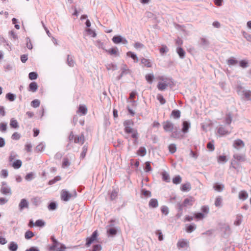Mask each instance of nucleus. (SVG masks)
Instances as JSON below:
<instances>
[{
    "label": "nucleus",
    "mask_w": 251,
    "mask_h": 251,
    "mask_svg": "<svg viewBox=\"0 0 251 251\" xmlns=\"http://www.w3.org/2000/svg\"><path fill=\"white\" fill-rule=\"evenodd\" d=\"M18 245L14 242H11L8 245V249L10 251H16L18 249Z\"/></svg>",
    "instance_id": "48"
},
{
    "label": "nucleus",
    "mask_w": 251,
    "mask_h": 251,
    "mask_svg": "<svg viewBox=\"0 0 251 251\" xmlns=\"http://www.w3.org/2000/svg\"><path fill=\"white\" fill-rule=\"evenodd\" d=\"M242 97L246 100H251V91L245 90Z\"/></svg>",
    "instance_id": "40"
},
{
    "label": "nucleus",
    "mask_w": 251,
    "mask_h": 251,
    "mask_svg": "<svg viewBox=\"0 0 251 251\" xmlns=\"http://www.w3.org/2000/svg\"><path fill=\"white\" fill-rule=\"evenodd\" d=\"M191 189V184L189 182L183 183L180 186V190L182 192H189Z\"/></svg>",
    "instance_id": "22"
},
{
    "label": "nucleus",
    "mask_w": 251,
    "mask_h": 251,
    "mask_svg": "<svg viewBox=\"0 0 251 251\" xmlns=\"http://www.w3.org/2000/svg\"><path fill=\"white\" fill-rule=\"evenodd\" d=\"M145 78L148 83L151 84L154 79V76L153 74H148L146 75Z\"/></svg>",
    "instance_id": "49"
},
{
    "label": "nucleus",
    "mask_w": 251,
    "mask_h": 251,
    "mask_svg": "<svg viewBox=\"0 0 251 251\" xmlns=\"http://www.w3.org/2000/svg\"><path fill=\"white\" fill-rule=\"evenodd\" d=\"M66 63L70 67H74L75 64V62L74 60L73 56L69 54L67 55Z\"/></svg>",
    "instance_id": "39"
},
{
    "label": "nucleus",
    "mask_w": 251,
    "mask_h": 251,
    "mask_svg": "<svg viewBox=\"0 0 251 251\" xmlns=\"http://www.w3.org/2000/svg\"><path fill=\"white\" fill-rule=\"evenodd\" d=\"M159 50L160 54L162 56L166 55L168 52L169 49L165 45H162L159 48Z\"/></svg>",
    "instance_id": "38"
},
{
    "label": "nucleus",
    "mask_w": 251,
    "mask_h": 251,
    "mask_svg": "<svg viewBox=\"0 0 251 251\" xmlns=\"http://www.w3.org/2000/svg\"><path fill=\"white\" fill-rule=\"evenodd\" d=\"M160 210L162 214L167 216L169 213V209L166 205H163L160 208Z\"/></svg>",
    "instance_id": "60"
},
{
    "label": "nucleus",
    "mask_w": 251,
    "mask_h": 251,
    "mask_svg": "<svg viewBox=\"0 0 251 251\" xmlns=\"http://www.w3.org/2000/svg\"><path fill=\"white\" fill-rule=\"evenodd\" d=\"M48 208L50 211H54L58 207V203L54 201H50L48 203Z\"/></svg>",
    "instance_id": "19"
},
{
    "label": "nucleus",
    "mask_w": 251,
    "mask_h": 251,
    "mask_svg": "<svg viewBox=\"0 0 251 251\" xmlns=\"http://www.w3.org/2000/svg\"><path fill=\"white\" fill-rule=\"evenodd\" d=\"M61 179V177L60 176H55L53 178L50 180L48 182V184L50 185H52L55 184L57 181L60 180Z\"/></svg>",
    "instance_id": "55"
},
{
    "label": "nucleus",
    "mask_w": 251,
    "mask_h": 251,
    "mask_svg": "<svg viewBox=\"0 0 251 251\" xmlns=\"http://www.w3.org/2000/svg\"><path fill=\"white\" fill-rule=\"evenodd\" d=\"M233 147L237 150H240L245 147V143L241 139H237L233 141Z\"/></svg>",
    "instance_id": "12"
},
{
    "label": "nucleus",
    "mask_w": 251,
    "mask_h": 251,
    "mask_svg": "<svg viewBox=\"0 0 251 251\" xmlns=\"http://www.w3.org/2000/svg\"><path fill=\"white\" fill-rule=\"evenodd\" d=\"M234 159V163L236 164L238 166H239L240 162H243L246 161V155L244 154H234L233 156Z\"/></svg>",
    "instance_id": "6"
},
{
    "label": "nucleus",
    "mask_w": 251,
    "mask_h": 251,
    "mask_svg": "<svg viewBox=\"0 0 251 251\" xmlns=\"http://www.w3.org/2000/svg\"><path fill=\"white\" fill-rule=\"evenodd\" d=\"M151 163H152L150 161H147L145 163V164L144 166V170L145 172L149 173L152 171V169L151 166Z\"/></svg>",
    "instance_id": "42"
},
{
    "label": "nucleus",
    "mask_w": 251,
    "mask_h": 251,
    "mask_svg": "<svg viewBox=\"0 0 251 251\" xmlns=\"http://www.w3.org/2000/svg\"><path fill=\"white\" fill-rule=\"evenodd\" d=\"M72 196L73 195L71 193L65 189H63L61 191L60 195L61 199V200L64 201H68L72 198Z\"/></svg>",
    "instance_id": "7"
},
{
    "label": "nucleus",
    "mask_w": 251,
    "mask_h": 251,
    "mask_svg": "<svg viewBox=\"0 0 251 251\" xmlns=\"http://www.w3.org/2000/svg\"><path fill=\"white\" fill-rule=\"evenodd\" d=\"M119 193V189H114L111 192L108 191V195L109 196V199L111 201H113L116 200L118 197V194Z\"/></svg>",
    "instance_id": "18"
},
{
    "label": "nucleus",
    "mask_w": 251,
    "mask_h": 251,
    "mask_svg": "<svg viewBox=\"0 0 251 251\" xmlns=\"http://www.w3.org/2000/svg\"><path fill=\"white\" fill-rule=\"evenodd\" d=\"M146 149L144 147H140L137 151V154L141 156H144L146 154Z\"/></svg>",
    "instance_id": "47"
},
{
    "label": "nucleus",
    "mask_w": 251,
    "mask_h": 251,
    "mask_svg": "<svg viewBox=\"0 0 251 251\" xmlns=\"http://www.w3.org/2000/svg\"><path fill=\"white\" fill-rule=\"evenodd\" d=\"M141 194L146 198L150 197L151 196V191L147 190L145 188H142L141 190Z\"/></svg>",
    "instance_id": "51"
},
{
    "label": "nucleus",
    "mask_w": 251,
    "mask_h": 251,
    "mask_svg": "<svg viewBox=\"0 0 251 251\" xmlns=\"http://www.w3.org/2000/svg\"><path fill=\"white\" fill-rule=\"evenodd\" d=\"M238 64L241 68L245 69L249 66V61L247 59H243L238 61Z\"/></svg>",
    "instance_id": "26"
},
{
    "label": "nucleus",
    "mask_w": 251,
    "mask_h": 251,
    "mask_svg": "<svg viewBox=\"0 0 251 251\" xmlns=\"http://www.w3.org/2000/svg\"><path fill=\"white\" fill-rule=\"evenodd\" d=\"M243 220V216L242 215L238 214L236 216V218L234 222V224L236 226H239L241 225Z\"/></svg>",
    "instance_id": "54"
},
{
    "label": "nucleus",
    "mask_w": 251,
    "mask_h": 251,
    "mask_svg": "<svg viewBox=\"0 0 251 251\" xmlns=\"http://www.w3.org/2000/svg\"><path fill=\"white\" fill-rule=\"evenodd\" d=\"M19 207L20 211L23 210L25 208H27L28 207V201L25 199H22L19 203Z\"/></svg>",
    "instance_id": "27"
},
{
    "label": "nucleus",
    "mask_w": 251,
    "mask_h": 251,
    "mask_svg": "<svg viewBox=\"0 0 251 251\" xmlns=\"http://www.w3.org/2000/svg\"><path fill=\"white\" fill-rule=\"evenodd\" d=\"M22 164V161L19 159H18L13 162V163L12 164V166L14 169H18L21 167Z\"/></svg>",
    "instance_id": "56"
},
{
    "label": "nucleus",
    "mask_w": 251,
    "mask_h": 251,
    "mask_svg": "<svg viewBox=\"0 0 251 251\" xmlns=\"http://www.w3.org/2000/svg\"><path fill=\"white\" fill-rule=\"evenodd\" d=\"M87 107L85 104H80L78 105L76 113L80 115H85L87 113Z\"/></svg>",
    "instance_id": "14"
},
{
    "label": "nucleus",
    "mask_w": 251,
    "mask_h": 251,
    "mask_svg": "<svg viewBox=\"0 0 251 251\" xmlns=\"http://www.w3.org/2000/svg\"><path fill=\"white\" fill-rule=\"evenodd\" d=\"M70 161L67 157H64L62 163V167L63 168H68L70 165Z\"/></svg>",
    "instance_id": "52"
},
{
    "label": "nucleus",
    "mask_w": 251,
    "mask_h": 251,
    "mask_svg": "<svg viewBox=\"0 0 251 251\" xmlns=\"http://www.w3.org/2000/svg\"><path fill=\"white\" fill-rule=\"evenodd\" d=\"M41 202L42 200L41 197H36L32 198V204L36 206H38L40 205Z\"/></svg>",
    "instance_id": "50"
},
{
    "label": "nucleus",
    "mask_w": 251,
    "mask_h": 251,
    "mask_svg": "<svg viewBox=\"0 0 251 251\" xmlns=\"http://www.w3.org/2000/svg\"><path fill=\"white\" fill-rule=\"evenodd\" d=\"M174 131L172 132V137L175 138H179L182 137V130H180L176 127L174 128Z\"/></svg>",
    "instance_id": "23"
},
{
    "label": "nucleus",
    "mask_w": 251,
    "mask_h": 251,
    "mask_svg": "<svg viewBox=\"0 0 251 251\" xmlns=\"http://www.w3.org/2000/svg\"><path fill=\"white\" fill-rule=\"evenodd\" d=\"M222 198L221 196L217 197L215 200V205L216 207H221L222 206Z\"/></svg>",
    "instance_id": "62"
},
{
    "label": "nucleus",
    "mask_w": 251,
    "mask_h": 251,
    "mask_svg": "<svg viewBox=\"0 0 251 251\" xmlns=\"http://www.w3.org/2000/svg\"><path fill=\"white\" fill-rule=\"evenodd\" d=\"M228 159L225 155H220L218 156V162L219 163H225L226 162Z\"/></svg>",
    "instance_id": "59"
},
{
    "label": "nucleus",
    "mask_w": 251,
    "mask_h": 251,
    "mask_svg": "<svg viewBox=\"0 0 251 251\" xmlns=\"http://www.w3.org/2000/svg\"><path fill=\"white\" fill-rule=\"evenodd\" d=\"M182 178L180 175H176L172 179V182L176 185L180 184Z\"/></svg>",
    "instance_id": "43"
},
{
    "label": "nucleus",
    "mask_w": 251,
    "mask_h": 251,
    "mask_svg": "<svg viewBox=\"0 0 251 251\" xmlns=\"http://www.w3.org/2000/svg\"><path fill=\"white\" fill-rule=\"evenodd\" d=\"M248 197V193L245 190L241 191L238 195V198L240 200L242 201L246 200Z\"/></svg>",
    "instance_id": "37"
},
{
    "label": "nucleus",
    "mask_w": 251,
    "mask_h": 251,
    "mask_svg": "<svg viewBox=\"0 0 251 251\" xmlns=\"http://www.w3.org/2000/svg\"><path fill=\"white\" fill-rule=\"evenodd\" d=\"M46 222L43 219H38L35 222L32 221V227L43 228L46 226Z\"/></svg>",
    "instance_id": "17"
},
{
    "label": "nucleus",
    "mask_w": 251,
    "mask_h": 251,
    "mask_svg": "<svg viewBox=\"0 0 251 251\" xmlns=\"http://www.w3.org/2000/svg\"><path fill=\"white\" fill-rule=\"evenodd\" d=\"M158 206V202L156 199L152 198L149 202V207L151 208H155Z\"/></svg>",
    "instance_id": "25"
},
{
    "label": "nucleus",
    "mask_w": 251,
    "mask_h": 251,
    "mask_svg": "<svg viewBox=\"0 0 251 251\" xmlns=\"http://www.w3.org/2000/svg\"><path fill=\"white\" fill-rule=\"evenodd\" d=\"M131 137L133 138V144L134 146H137L138 144V133L137 132L136 134H132V135H131Z\"/></svg>",
    "instance_id": "57"
},
{
    "label": "nucleus",
    "mask_w": 251,
    "mask_h": 251,
    "mask_svg": "<svg viewBox=\"0 0 251 251\" xmlns=\"http://www.w3.org/2000/svg\"><path fill=\"white\" fill-rule=\"evenodd\" d=\"M87 151L88 146L86 145H84V146L82 148V151L81 152L80 156V159H83L85 157Z\"/></svg>",
    "instance_id": "53"
},
{
    "label": "nucleus",
    "mask_w": 251,
    "mask_h": 251,
    "mask_svg": "<svg viewBox=\"0 0 251 251\" xmlns=\"http://www.w3.org/2000/svg\"><path fill=\"white\" fill-rule=\"evenodd\" d=\"M174 124L170 121L167 120L163 123V129L165 131L172 132L174 129Z\"/></svg>",
    "instance_id": "11"
},
{
    "label": "nucleus",
    "mask_w": 251,
    "mask_h": 251,
    "mask_svg": "<svg viewBox=\"0 0 251 251\" xmlns=\"http://www.w3.org/2000/svg\"><path fill=\"white\" fill-rule=\"evenodd\" d=\"M232 114L231 112L226 113L225 117L226 124L227 125H229L232 122Z\"/></svg>",
    "instance_id": "46"
},
{
    "label": "nucleus",
    "mask_w": 251,
    "mask_h": 251,
    "mask_svg": "<svg viewBox=\"0 0 251 251\" xmlns=\"http://www.w3.org/2000/svg\"><path fill=\"white\" fill-rule=\"evenodd\" d=\"M101 250V246L100 244H94L92 248L89 251H100Z\"/></svg>",
    "instance_id": "64"
},
{
    "label": "nucleus",
    "mask_w": 251,
    "mask_h": 251,
    "mask_svg": "<svg viewBox=\"0 0 251 251\" xmlns=\"http://www.w3.org/2000/svg\"><path fill=\"white\" fill-rule=\"evenodd\" d=\"M177 246L179 248H183L189 246V242L186 240L182 239L179 240L177 243Z\"/></svg>",
    "instance_id": "31"
},
{
    "label": "nucleus",
    "mask_w": 251,
    "mask_h": 251,
    "mask_svg": "<svg viewBox=\"0 0 251 251\" xmlns=\"http://www.w3.org/2000/svg\"><path fill=\"white\" fill-rule=\"evenodd\" d=\"M141 63L144 65V66L151 68L152 67V64L150 59H147L144 57L141 58Z\"/></svg>",
    "instance_id": "32"
},
{
    "label": "nucleus",
    "mask_w": 251,
    "mask_h": 251,
    "mask_svg": "<svg viewBox=\"0 0 251 251\" xmlns=\"http://www.w3.org/2000/svg\"><path fill=\"white\" fill-rule=\"evenodd\" d=\"M98 236L99 233L97 230H96L93 232L92 234L89 237L86 238L85 245V247L87 248L89 247L91 244L97 241L98 240Z\"/></svg>",
    "instance_id": "3"
},
{
    "label": "nucleus",
    "mask_w": 251,
    "mask_h": 251,
    "mask_svg": "<svg viewBox=\"0 0 251 251\" xmlns=\"http://www.w3.org/2000/svg\"><path fill=\"white\" fill-rule=\"evenodd\" d=\"M175 207L177 211V213L175 215V219L178 220L182 216L183 214V207L180 204V202H178L176 203Z\"/></svg>",
    "instance_id": "13"
},
{
    "label": "nucleus",
    "mask_w": 251,
    "mask_h": 251,
    "mask_svg": "<svg viewBox=\"0 0 251 251\" xmlns=\"http://www.w3.org/2000/svg\"><path fill=\"white\" fill-rule=\"evenodd\" d=\"M162 176V179L163 181L166 182H170L171 179L169 174L166 172L163 171L161 174Z\"/></svg>",
    "instance_id": "34"
},
{
    "label": "nucleus",
    "mask_w": 251,
    "mask_h": 251,
    "mask_svg": "<svg viewBox=\"0 0 251 251\" xmlns=\"http://www.w3.org/2000/svg\"><path fill=\"white\" fill-rule=\"evenodd\" d=\"M214 189L218 192H221L224 188V185L222 183L216 182L213 185Z\"/></svg>",
    "instance_id": "33"
},
{
    "label": "nucleus",
    "mask_w": 251,
    "mask_h": 251,
    "mask_svg": "<svg viewBox=\"0 0 251 251\" xmlns=\"http://www.w3.org/2000/svg\"><path fill=\"white\" fill-rule=\"evenodd\" d=\"M126 55L128 57L132 58L134 62H138L139 61V59L137 54L134 52L128 51L126 52Z\"/></svg>",
    "instance_id": "29"
},
{
    "label": "nucleus",
    "mask_w": 251,
    "mask_h": 251,
    "mask_svg": "<svg viewBox=\"0 0 251 251\" xmlns=\"http://www.w3.org/2000/svg\"><path fill=\"white\" fill-rule=\"evenodd\" d=\"M210 43L209 41L204 37L201 38V45L205 49L209 47Z\"/></svg>",
    "instance_id": "45"
},
{
    "label": "nucleus",
    "mask_w": 251,
    "mask_h": 251,
    "mask_svg": "<svg viewBox=\"0 0 251 251\" xmlns=\"http://www.w3.org/2000/svg\"><path fill=\"white\" fill-rule=\"evenodd\" d=\"M66 247L64 244H61V246L57 247L52 244L48 246L49 251H66Z\"/></svg>",
    "instance_id": "10"
},
{
    "label": "nucleus",
    "mask_w": 251,
    "mask_h": 251,
    "mask_svg": "<svg viewBox=\"0 0 251 251\" xmlns=\"http://www.w3.org/2000/svg\"><path fill=\"white\" fill-rule=\"evenodd\" d=\"M217 132L221 136L226 135L230 133V132L228 130L225 129V128L222 126H220L217 129Z\"/></svg>",
    "instance_id": "36"
},
{
    "label": "nucleus",
    "mask_w": 251,
    "mask_h": 251,
    "mask_svg": "<svg viewBox=\"0 0 251 251\" xmlns=\"http://www.w3.org/2000/svg\"><path fill=\"white\" fill-rule=\"evenodd\" d=\"M119 230L118 227L112 226L107 227V234L109 237H113L115 236Z\"/></svg>",
    "instance_id": "8"
},
{
    "label": "nucleus",
    "mask_w": 251,
    "mask_h": 251,
    "mask_svg": "<svg viewBox=\"0 0 251 251\" xmlns=\"http://www.w3.org/2000/svg\"><path fill=\"white\" fill-rule=\"evenodd\" d=\"M156 98L161 105L164 104L166 102V100L164 98L163 96L160 94H157Z\"/></svg>",
    "instance_id": "61"
},
{
    "label": "nucleus",
    "mask_w": 251,
    "mask_h": 251,
    "mask_svg": "<svg viewBox=\"0 0 251 251\" xmlns=\"http://www.w3.org/2000/svg\"><path fill=\"white\" fill-rule=\"evenodd\" d=\"M112 41L115 44H126L128 43L127 40L121 35H114L112 38Z\"/></svg>",
    "instance_id": "4"
},
{
    "label": "nucleus",
    "mask_w": 251,
    "mask_h": 251,
    "mask_svg": "<svg viewBox=\"0 0 251 251\" xmlns=\"http://www.w3.org/2000/svg\"><path fill=\"white\" fill-rule=\"evenodd\" d=\"M10 126L11 128L14 129H17L19 127L18 122L14 118H12L10 119Z\"/></svg>",
    "instance_id": "35"
},
{
    "label": "nucleus",
    "mask_w": 251,
    "mask_h": 251,
    "mask_svg": "<svg viewBox=\"0 0 251 251\" xmlns=\"http://www.w3.org/2000/svg\"><path fill=\"white\" fill-rule=\"evenodd\" d=\"M242 34L243 36L246 39L247 41L251 42V34L245 31H242Z\"/></svg>",
    "instance_id": "63"
},
{
    "label": "nucleus",
    "mask_w": 251,
    "mask_h": 251,
    "mask_svg": "<svg viewBox=\"0 0 251 251\" xmlns=\"http://www.w3.org/2000/svg\"><path fill=\"white\" fill-rule=\"evenodd\" d=\"M105 52L109 55H114L115 56H119L120 55V53L117 47H113L108 50H105Z\"/></svg>",
    "instance_id": "15"
},
{
    "label": "nucleus",
    "mask_w": 251,
    "mask_h": 251,
    "mask_svg": "<svg viewBox=\"0 0 251 251\" xmlns=\"http://www.w3.org/2000/svg\"><path fill=\"white\" fill-rule=\"evenodd\" d=\"M45 143L44 142H41L35 147L34 151L37 153L42 152L45 150Z\"/></svg>",
    "instance_id": "28"
},
{
    "label": "nucleus",
    "mask_w": 251,
    "mask_h": 251,
    "mask_svg": "<svg viewBox=\"0 0 251 251\" xmlns=\"http://www.w3.org/2000/svg\"><path fill=\"white\" fill-rule=\"evenodd\" d=\"M85 141V137L84 134L82 133L80 136H76L74 140L75 143H78L79 142H81V144H83Z\"/></svg>",
    "instance_id": "44"
},
{
    "label": "nucleus",
    "mask_w": 251,
    "mask_h": 251,
    "mask_svg": "<svg viewBox=\"0 0 251 251\" xmlns=\"http://www.w3.org/2000/svg\"><path fill=\"white\" fill-rule=\"evenodd\" d=\"M238 61H239L233 56L230 57L226 60V63L229 67L236 65L238 64Z\"/></svg>",
    "instance_id": "20"
},
{
    "label": "nucleus",
    "mask_w": 251,
    "mask_h": 251,
    "mask_svg": "<svg viewBox=\"0 0 251 251\" xmlns=\"http://www.w3.org/2000/svg\"><path fill=\"white\" fill-rule=\"evenodd\" d=\"M176 52L180 58L183 59L185 57V51L181 47H177L176 49Z\"/></svg>",
    "instance_id": "24"
},
{
    "label": "nucleus",
    "mask_w": 251,
    "mask_h": 251,
    "mask_svg": "<svg viewBox=\"0 0 251 251\" xmlns=\"http://www.w3.org/2000/svg\"><path fill=\"white\" fill-rule=\"evenodd\" d=\"M196 225L194 223L186 224L185 226V231L187 233H191L196 229Z\"/></svg>",
    "instance_id": "21"
},
{
    "label": "nucleus",
    "mask_w": 251,
    "mask_h": 251,
    "mask_svg": "<svg viewBox=\"0 0 251 251\" xmlns=\"http://www.w3.org/2000/svg\"><path fill=\"white\" fill-rule=\"evenodd\" d=\"M134 125V123L132 120H126L123 123L124 126V132L127 134H136L138 132L137 130L132 127Z\"/></svg>",
    "instance_id": "1"
},
{
    "label": "nucleus",
    "mask_w": 251,
    "mask_h": 251,
    "mask_svg": "<svg viewBox=\"0 0 251 251\" xmlns=\"http://www.w3.org/2000/svg\"><path fill=\"white\" fill-rule=\"evenodd\" d=\"M50 241L52 242V245H54L55 246L58 247V246H61V244L62 243H60L55 237L54 235L51 236L50 238Z\"/></svg>",
    "instance_id": "58"
},
{
    "label": "nucleus",
    "mask_w": 251,
    "mask_h": 251,
    "mask_svg": "<svg viewBox=\"0 0 251 251\" xmlns=\"http://www.w3.org/2000/svg\"><path fill=\"white\" fill-rule=\"evenodd\" d=\"M158 79L160 81L158 82L157 88L159 91H164L168 87V77L164 76H159Z\"/></svg>",
    "instance_id": "2"
},
{
    "label": "nucleus",
    "mask_w": 251,
    "mask_h": 251,
    "mask_svg": "<svg viewBox=\"0 0 251 251\" xmlns=\"http://www.w3.org/2000/svg\"><path fill=\"white\" fill-rule=\"evenodd\" d=\"M194 218H195L197 221H200L202 220L204 218H205V215H204L202 213L200 212H195L193 214Z\"/></svg>",
    "instance_id": "41"
},
{
    "label": "nucleus",
    "mask_w": 251,
    "mask_h": 251,
    "mask_svg": "<svg viewBox=\"0 0 251 251\" xmlns=\"http://www.w3.org/2000/svg\"><path fill=\"white\" fill-rule=\"evenodd\" d=\"M195 201V199L192 196L185 198L180 204L183 207H186L188 206H192Z\"/></svg>",
    "instance_id": "9"
},
{
    "label": "nucleus",
    "mask_w": 251,
    "mask_h": 251,
    "mask_svg": "<svg viewBox=\"0 0 251 251\" xmlns=\"http://www.w3.org/2000/svg\"><path fill=\"white\" fill-rule=\"evenodd\" d=\"M181 116V112L178 109H174L171 113V117H173L175 119H179Z\"/></svg>",
    "instance_id": "30"
},
{
    "label": "nucleus",
    "mask_w": 251,
    "mask_h": 251,
    "mask_svg": "<svg viewBox=\"0 0 251 251\" xmlns=\"http://www.w3.org/2000/svg\"><path fill=\"white\" fill-rule=\"evenodd\" d=\"M191 126L190 122L189 121H183L182 123V132L183 134L187 133Z\"/></svg>",
    "instance_id": "16"
},
{
    "label": "nucleus",
    "mask_w": 251,
    "mask_h": 251,
    "mask_svg": "<svg viewBox=\"0 0 251 251\" xmlns=\"http://www.w3.org/2000/svg\"><path fill=\"white\" fill-rule=\"evenodd\" d=\"M0 191L4 195L11 196L12 194L10 187L7 185V183L5 181L1 182V187Z\"/></svg>",
    "instance_id": "5"
}]
</instances>
